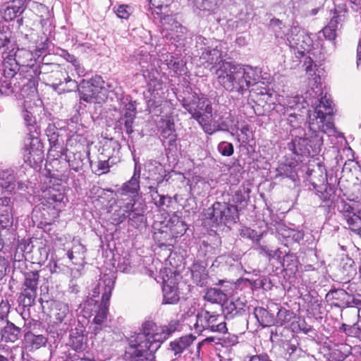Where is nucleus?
<instances>
[{"label":"nucleus","mask_w":361,"mask_h":361,"mask_svg":"<svg viewBox=\"0 0 361 361\" xmlns=\"http://www.w3.org/2000/svg\"><path fill=\"white\" fill-rule=\"evenodd\" d=\"M24 9L23 0H11L2 6L1 13L5 21H11L20 16L23 13Z\"/></svg>","instance_id":"c85d7f7f"},{"label":"nucleus","mask_w":361,"mask_h":361,"mask_svg":"<svg viewBox=\"0 0 361 361\" xmlns=\"http://www.w3.org/2000/svg\"><path fill=\"white\" fill-rule=\"evenodd\" d=\"M30 147L27 153L25 155V161L30 165H38L44 159L43 146L38 136L30 137Z\"/></svg>","instance_id":"cd10ccee"},{"label":"nucleus","mask_w":361,"mask_h":361,"mask_svg":"<svg viewBox=\"0 0 361 361\" xmlns=\"http://www.w3.org/2000/svg\"><path fill=\"white\" fill-rule=\"evenodd\" d=\"M171 233L174 237L183 235L187 230V224L178 216H173L171 219L170 224L168 225Z\"/></svg>","instance_id":"5fc2aeb1"},{"label":"nucleus","mask_w":361,"mask_h":361,"mask_svg":"<svg viewBox=\"0 0 361 361\" xmlns=\"http://www.w3.org/2000/svg\"><path fill=\"white\" fill-rule=\"evenodd\" d=\"M67 149H64L61 145L50 147L48 152V158L51 160H67Z\"/></svg>","instance_id":"680f3d73"},{"label":"nucleus","mask_w":361,"mask_h":361,"mask_svg":"<svg viewBox=\"0 0 361 361\" xmlns=\"http://www.w3.org/2000/svg\"><path fill=\"white\" fill-rule=\"evenodd\" d=\"M346 8L345 6H339L338 8H335L334 16L328 23L327 26L334 28L338 30L339 27L342 26V23L344 22L345 18Z\"/></svg>","instance_id":"864d4df0"},{"label":"nucleus","mask_w":361,"mask_h":361,"mask_svg":"<svg viewBox=\"0 0 361 361\" xmlns=\"http://www.w3.org/2000/svg\"><path fill=\"white\" fill-rule=\"evenodd\" d=\"M316 95L311 102L313 110L309 111V133H305V137L294 134V138L287 145L293 158L300 163L320 151L324 134L336 136V133L334 123V105L331 96L323 92Z\"/></svg>","instance_id":"f257e3e1"},{"label":"nucleus","mask_w":361,"mask_h":361,"mask_svg":"<svg viewBox=\"0 0 361 361\" xmlns=\"http://www.w3.org/2000/svg\"><path fill=\"white\" fill-rule=\"evenodd\" d=\"M85 336L82 329H75L70 334L69 345L75 350H82L85 343Z\"/></svg>","instance_id":"603ef678"},{"label":"nucleus","mask_w":361,"mask_h":361,"mask_svg":"<svg viewBox=\"0 0 361 361\" xmlns=\"http://www.w3.org/2000/svg\"><path fill=\"white\" fill-rule=\"evenodd\" d=\"M299 163L300 161L292 158L290 161L280 164L276 171V177L288 178L295 181L298 178L297 166Z\"/></svg>","instance_id":"2f4dec72"},{"label":"nucleus","mask_w":361,"mask_h":361,"mask_svg":"<svg viewBox=\"0 0 361 361\" xmlns=\"http://www.w3.org/2000/svg\"><path fill=\"white\" fill-rule=\"evenodd\" d=\"M255 317L262 327L275 325V317L273 314L269 313L266 309L257 307L253 312Z\"/></svg>","instance_id":"37998d69"},{"label":"nucleus","mask_w":361,"mask_h":361,"mask_svg":"<svg viewBox=\"0 0 361 361\" xmlns=\"http://www.w3.org/2000/svg\"><path fill=\"white\" fill-rule=\"evenodd\" d=\"M12 32L8 25L0 23V48H4L10 43Z\"/></svg>","instance_id":"e2e57ef3"},{"label":"nucleus","mask_w":361,"mask_h":361,"mask_svg":"<svg viewBox=\"0 0 361 361\" xmlns=\"http://www.w3.org/2000/svg\"><path fill=\"white\" fill-rule=\"evenodd\" d=\"M144 212V207H136V202L125 203V204H121L119 209L113 214L114 220L117 224H120L128 219L130 226L138 228L145 221Z\"/></svg>","instance_id":"dca6fc26"},{"label":"nucleus","mask_w":361,"mask_h":361,"mask_svg":"<svg viewBox=\"0 0 361 361\" xmlns=\"http://www.w3.org/2000/svg\"><path fill=\"white\" fill-rule=\"evenodd\" d=\"M24 123L27 129L29 137H36L40 133L39 128L36 123L35 117L33 116V113L27 109H24L21 113Z\"/></svg>","instance_id":"79ce46f5"},{"label":"nucleus","mask_w":361,"mask_h":361,"mask_svg":"<svg viewBox=\"0 0 361 361\" xmlns=\"http://www.w3.org/2000/svg\"><path fill=\"white\" fill-rule=\"evenodd\" d=\"M164 61L168 68L172 70L176 74H184V63L182 60L175 59L172 55L168 54L164 59Z\"/></svg>","instance_id":"bf43d9fd"},{"label":"nucleus","mask_w":361,"mask_h":361,"mask_svg":"<svg viewBox=\"0 0 361 361\" xmlns=\"http://www.w3.org/2000/svg\"><path fill=\"white\" fill-rule=\"evenodd\" d=\"M349 293L344 288L333 289L329 291L326 297L336 301L334 306L345 308L347 300L349 298Z\"/></svg>","instance_id":"a18cd8bd"},{"label":"nucleus","mask_w":361,"mask_h":361,"mask_svg":"<svg viewBox=\"0 0 361 361\" xmlns=\"http://www.w3.org/2000/svg\"><path fill=\"white\" fill-rule=\"evenodd\" d=\"M180 322L179 320H171L168 325L163 326L160 329V334L155 336V342L152 344V349L159 348L161 344L166 341L169 336L176 331L180 330Z\"/></svg>","instance_id":"7c9ffc66"},{"label":"nucleus","mask_w":361,"mask_h":361,"mask_svg":"<svg viewBox=\"0 0 361 361\" xmlns=\"http://www.w3.org/2000/svg\"><path fill=\"white\" fill-rule=\"evenodd\" d=\"M159 130L164 145H167L169 148L176 147L177 134L173 120L171 118L161 119Z\"/></svg>","instance_id":"a878e982"},{"label":"nucleus","mask_w":361,"mask_h":361,"mask_svg":"<svg viewBox=\"0 0 361 361\" xmlns=\"http://www.w3.org/2000/svg\"><path fill=\"white\" fill-rule=\"evenodd\" d=\"M285 116H288L287 123L290 126V134L291 136H294V134L298 133L302 135L304 130L300 128L299 123L300 121L302 120V116L298 112H289L286 113Z\"/></svg>","instance_id":"6e6d98bb"},{"label":"nucleus","mask_w":361,"mask_h":361,"mask_svg":"<svg viewBox=\"0 0 361 361\" xmlns=\"http://www.w3.org/2000/svg\"><path fill=\"white\" fill-rule=\"evenodd\" d=\"M113 9L117 17L121 19L127 20L133 13V8L127 4L115 6Z\"/></svg>","instance_id":"0e129e2a"},{"label":"nucleus","mask_w":361,"mask_h":361,"mask_svg":"<svg viewBox=\"0 0 361 361\" xmlns=\"http://www.w3.org/2000/svg\"><path fill=\"white\" fill-rule=\"evenodd\" d=\"M149 192L152 202L157 207L162 210H166L170 207V204L172 202V200L170 196L159 194L157 188L153 186L149 187Z\"/></svg>","instance_id":"a19ab883"},{"label":"nucleus","mask_w":361,"mask_h":361,"mask_svg":"<svg viewBox=\"0 0 361 361\" xmlns=\"http://www.w3.org/2000/svg\"><path fill=\"white\" fill-rule=\"evenodd\" d=\"M10 56H12L20 66H28L30 64L29 61H32V54L29 50L25 49H18L14 51V49L8 53Z\"/></svg>","instance_id":"09e8293b"},{"label":"nucleus","mask_w":361,"mask_h":361,"mask_svg":"<svg viewBox=\"0 0 361 361\" xmlns=\"http://www.w3.org/2000/svg\"><path fill=\"white\" fill-rule=\"evenodd\" d=\"M13 203L11 197H0V226L8 228L13 224Z\"/></svg>","instance_id":"c756f323"},{"label":"nucleus","mask_w":361,"mask_h":361,"mask_svg":"<svg viewBox=\"0 0 361 361\" xmlns=\"http://www.w3.org/2000/svg\"><path fill=\"white\" fill-rule=\"evenodd\" d=\"M269 27L272 32H274L275 37L278 39L279 42L288 44L287 38L290 28L286 27L281 20L276 18L271 20Z\"/></svg>","instance_id":"58836bf2"},{"label":"nucleus","mask_w":361,"mask_h":361,"mask_svg":"<svg viewBox=\"0 0 361 361\" xmlns=\"http://www.w3.org/2000/svg\"><path fill=\"white\" fill-rule=\"evenodd\" d=\"M37 271H27L24 274V282L18 300L24 307H30L35 305L39 281Z\"/></svg>","instance_id":"f3484780"},{"label":"nucleus","mask_w":361,"mask_h":361,"mask_svg":"<svg viewBox=\"0 0 361 361\" xmlns=\"http://www.w3.org/2000/svg\"><path fill=\"white\" fill-rule=\"evenodd\" d=\"M147 170L150 178L156 181L157 184H160L166 176L164 166L159 161L151 160L147 164Z\"/></svg>","instance_id":"e433bc0d"},{"label":"nucleus","mask_w":361,"mask_h":361,"mask_svg":"<svg viewBox=\"0 0 361 361\" xmlns=\"http://www.w3.org/2000/svg\"><path fill=\"white\" fill-rule=\"evenodd\" d=\"M298 261L293 254H287L283 257L281 265L283 269L289 271L290 274H294L298 270Z\"/></svg>","instance_id":"052dcab7"},{"label":"nucleus","mask_w":361,"mask_h":361,"mask_svg":"<svg viewBox=\"0 0 361 361\" xmlns=\"http://www.w3.org/2000/svg\"><path fill=\"white\" fill-rule=\"evenodd\" d=\"M114 276L113 274H104L99 279L97 286L92 290V297H98L102 294V301L104 302V295L108 294V302L110 301L112 290L114 288Z\"/></svg>","instance_id":"bb28decb"},{"label":"nucleus","mask_w":361,"mask_h":361,"mask_svg":"<svg viewBox=\"0 0 361 361\" xmlns=\"http://www.w3.org/2000/svg\"><path fill=\"white\" fill-rule=\"evenodd\" d=\"M53 90L61 92H71L78 87V82L71 78L66 68L57 63L51 65V71L47 76Z\"/></svg>","instance_id":"2eb2a0df"},{"label":"nucleus","mask_w":361,"mask_h":361,"mask_svg":"<svg viewBox=\"0 0 361 361\" xmlns=\"http://www.w3.org/2000/svg\"><path fill=\"white\" fill-rule=\"evenodd\" d=\"M137 102L130 95L123 96L118 102L120 117L116 119L115 129L128 135L133 133V123L137 114Z\"/></svg>","instance_id":"6e6552de"},{"label":"nucleus","mask_w":361,"mask_h":361,"mask_svg":"<svg viewBox=\"0 0 361 361\" xmlns=\"http://www.w3.org/2000/svg\"><path fill=\"white\" fill-rule=\"evenodd\" d=\"M342 201L338 206L339 212L346 221L349 229L361 238V197Z\"/></svg>","instance_id":"f8f14e48"},{"label":"nucleus","mask_w":361,"mask_h":361,"mask_svg":"<svg viewBox=\"0 0 361 361\" xmlns=\"http://www.w3.org/2000/svg\"><path fill=\"white\" fill-rule=\"evenodd\" d=\"M160 23L162 26V36L166 39L178 37V35L176 33L183 32V30L185 29L171 15L160 16Z\"/></svg>","instance_id":"5701e85b"},{"label":"nucleus","mask_w":361,"mask_h":361,"mask_svg":"<svg viewBox=\"0 0 361 361\" xmlns=\"http://www.w3.org/2000/svg\"><path fill=\"white\" fill-rule=\"evenodd\" d=\"M162 292L163 304H175L180 300L178 286L172 280L164 281Z\"/></svg>","instance_id":"72a5a7b5"},{"label":"nucleus","mask_w":361,"mask_h":361,"mask_svg":"<svg viewBox=\"0 0 361 361\" xmlns=\"http://www.w3.org/2000/svg\"><path fill=\"white\" fill-rule=\"evenodd\" d=\"M46 302L51 307V317L54 319V323L61 331H67L74 320L68 305L59 300Z\"/></svg>","instance_id":"a211bd4d"},{"label":"nucleus","mask_w":361,"mask_h":361,"mask_svg":"<svg viewBox=\"0 0 361 361\" xmlns=\"http://www.w3.org/2000/svg\"><path fill=\"white\" fill-rule=\"evenodd\" d=\"M85 247L79 241H74L73 246L67 252V256L75 264L83 263L86 252Z\"/></svg>","instance_id":"ea45409f"},{"label":"nucleus","mask_w":361,"mask_h":361,"mask_svg":"<svg viewBox=\"0 0 361 361\" xmlns=\"http://www.w3.org/2000/svg\"><path fill=\"white\" fill-rule=\"evenodd\" d=\"M4 75L5 78H12L18 73L20 65L12 56L8 54L4 61Z\"/></svg>","instance_id":"3c124183"},{"label":"nucleus","mask_w":361,"mask_h":361,"mask_svg":"<svg viewBox=\"0 0 361 361\" xmlns=\"http://www.w3.org/2000/svg\"><path fill=\"white\" fill-rule=\"evenodd\" d=\"M104 80L101 76L96 75L90 80H82L78 87L80 99L88 103H99L106 95Z\"/></svg>","instance_id":"ddd939ff"},{"label":"nucleus","mask_w":361,"mask_h":361,"mask_svg":"<svg viewBox=\"0 0 361 361\" xmlns=\"http://www.w3.org/2000/svg\"><path fill=\"white\" fill-rule=\"evenodd\" d=\"M287 41L288 44L293 49L297 58L303 57L306 54H309V56L305 57L303 66L306 73L312 77L311 80L316 85V88L318 90L314 91V92L315 94H317L318 92L321 90L322 87H319L320 76L316 73L317 71L316 61L310 56L311 54L314 55L313 53H310L312 39L303 28L298 25H293L290 27Z\"/></svg>","instance_id":"20e7f679"},{"label":"nucleus","mask_w":361,"mask_h":361,"mask_svg":"<svg viewBox=\"0 0 361 361\" xmlns=\"http://www.w3.org/2000/svg\"><path fill=\"white\" fill-rule=\"evenodd\" d=\"M16 185V176L11 169L0 171V187L7 191H12Z\"/></svg>","instance_id":"49530a36"},{"label":"nucleus","mask_w":361,"mask_h":361,"mask_svg":"<svg viewBox=\"0 0 361 361\" xmlns=\"http://www.w3.org/2000/svg\"><path fill=\"white\" fill-rule=\"evenodd\" d=\"M171 237H173L171 233L169 226H164L159 229V231L154 233V238L160 241H167Z\"/></svg>","instance_id":"774afa93"},{"label":"nucleus","mask_w":361,"mask_h":361,"mask_svg":"<svg viewBox=\"0 0 361 361\" xmlns=\"http://www.w3.org/2000/svg\"><path fill=\"white\" fill-rule=\"evenodd\" d=\"M279 104L275 106L277 112L286 115L289 112H297L305 108V103H307L305 99L300 95L293 97H282L278 99Z\"/></svg>","instance_id":"4be33fe9"},{"label":"nucleus","mask_w":361,"mask_h":361,"mask_svg":"<svg viewBox=\"0 0 361 361\" xmlns=\"http://www.w3.org/2000/svg\"><path fill=\"white\" fill-rule=\"evenodd\" d=\"M277 310H278V312H277V314H276V317H275V320H276V322H275V324L276 325H279V326H283V325H285L286 324H288L291 322V320L295 318V313L290 310H288L285 307H277Z\"/></svg>","instance_id":"4d7b16f0"},{"label":"nucleus","mask_w":361,"mask_h":361,"mask_svg":"<svg viewBox=\"0 0 361 361\" xmlns=\"http://www.w3.org/2000/svg\"><path fill=\"white\" fill-rule=\"evenodd\" d=\"M200 60L212 65L211 71H215L216 68L220 66L222 62H227L223 60L222 51L216 44L212 43L206 49H203V52L199 56Z\"/></svg>","instance_id":"b1692460"},{"label":"nucleus","mask_w":361,"mask_h":361,"mask_svg":"<svg viewBox=\"0 0 361 361\" xmlns=\"http://www.w3.org/2000/svg\"><path fill=\"white\" fill-rule=\"evenodd\" d=\"M204 298L208 302L212 303L221 304V305L228 300L227 295L218 288H209L207 290Z\"/></svg>","instance_id":"de8ad7c7"},{"label":"nucleus","mask_w":361,"mask_h":361,"mask_svg":"<svg viewBox=\"0 0 361 361\" xmlns=\"http://www.w3.org/2000/svg\"><path fill=\"white\" fill-rule=\"evenodd\" d=\"M134 161L135 166L132 177L129 180L123 183L115 192L116 202L118 207L121 204H125V203L136 202V199L140 190V179L142 167L141 164L135 159Z\"/></svg>","instance_id":"1a4fd4ad"},{"label":"nucleus","mask_w":361,"mask_h":361,"mask_svg":"<svg viewBox=\"0 0 361 361\" xmlns=\"http://www.w3.org/2000/svg\"><path fill=\"white\" fill-rule=\"evenodd\" d=\"M160 334V329H158L156 324L152 321H147L142 324V332L136 334L133 336H145V345H151L155 342V336Z\"/></svg>","instance_id":"4c0bfd02"},{"label":"nucleus","mask_w":361,"mask_h":361,"mask_svg":"<svg viewBox=\"0 0 361 361\" xmlns=\"http://www.w3.org/2000/svg\"><path fill=\"white\" fill-rule=\"evenodd\" d=\"M98 152L101 158L109 159L111 164H116L121 160V145L113 138H105L101 142Z\"/></svg>","instance_id":"aec40b11"},{"label":"nucleus","mask_w":361,"mask_h":361,"mask_svg":"<svg viewBox=\"0 0 361 361\" xmlns=\"http://www.w3.org/2000/svg\"><path fill=\"white\" fill-rule=\"evenodd\" d=\"M182 106L197 121L203 130L212 135L214 130L212 129L213 119V109L211 101L206 95L193 91L187 87L182 94L178 97Z\"/></svg>","instance_id":"7ed1b4c3"},{"label":"nucleus","mask_w":361,"mask_h":361,"mask_svg":"<svg viewBox=\"0 0 361 361\" xmlns=\"http://www.w3.org/2000/svg\"><path fill=\"white\" fill-rule=\"evenodd\" d=\"M142 76L147 83V91L144 96L149 111L158 109L164 101V83L159 72L155 68L152 56L148 53L142 54L138 59Z\"/></svg>","instance_id":"39448f33"},{"label":"nucleus","mask_w":361,"mask_h":361,"mask_svg":"<svg viewBox=\"0 0 361 361\" xmlns=\"http://www.w3.org/2000/svg\"><path fill=\"white\" fill-rule=\"evenodd\" d=\"M66 161L68 163L71 169L76 172L82 169L86 161H90L91 163L90 159H87L86 156L80 152L73 153L72 156L68 155V158Z\"/></svg>","instance_id":"8fccbe9b"},{"label":"nucleus","mask_w":361,"mask_h":361,"mask_svg":"<svg viewBox=\"0 0 361 361\" xmlns=\"http://www.w3.org/2000/svg\"><path fill=\"white\" fill-rule=\"evenodd\" d=\"M47 336L42 334H37L31 331L24 334V343L26 348L30 350H35L44 346L47 343Z\"/></svg>","instance_id":"f704fd0d"},{"label":"nucleus","mask_w":361,"mask_h":361,"mask_svg":"<svg viewBox=\"0 0 361 361\" xmlns=\"http://www.w3.org/2000/svg\"><path fill=\"white\" fill-rule=\"evenodd\" d=\"M109 293V291L108 292ZM109 294L104 295V302H99L91 298L87 300L84 305L83 312L85 317L94 316L93 321L90 328L94 334L106 325L109 312V302H108Z\"/></svg>","instance_id":"0eeeda50"},{"label":"nucleus","mask_w":361,"mask_h":361,"mask_svg":"<svg viewBox=\"0 0 361 361\" xmlns=\"http://www.w3.org/2000/svg\"><path fill=\"white\" fill-rule=\"evenodd\" d=\"M195 339V337L192 334L182 336L170 343L171 349L175 355L180 354L192 343Z\"/></svg>","instance_id":"c03bdc74"},{"label":"nucleus","mask_w":361,"mask_h":361,"mask_svg":"<svg viewBox=\"0 0 361 361\" xmlns=\"http://www.w3.org/2000/svg\"><path fill=\"white\" fill-rule=\"evenodd\" d=\"M307 178L305 186L309 190L310 180L314 178V180L319 184H324L326 182V174L324 173L321 169L318 166L317 170L308 169L306 171Z\"/></svg>","instance_id":"13d9d810"},{"label":"nucleus","mask_w":361,"mask_h":361,"mask_svg":"<svg viewBox=\"0 0 361 361\" xmlns=\"http://www.w3.org/2000/svg\"><path fill=\"white\" fill-rule=\"evenodd\" d=\"M206 216L218 225L229 226L239 219L237 207L226 202H215L207 209Z\"/></svg>","instance_id":"9b49d317"},{"label":"nucleus","mask_w":361,"mask_h":361,"mask_svg":"<svg viewBox=\"0 0 361 361\" xmlns=\"http://www.w3.org/2000/svg\"><path fill=\"white\" fill-rule=\"evenodd\" d=\"M214 74L217 82L224 90L240 94H243L250 85L257 83L261 77L259 68L230 61L222 62L216 68Z\"/></svg>","instance_id":"f03ea898"},{"label":"nucleus","mask_w":361,"mask_h":361,"mask_svg":"<svg viewBox=\"0 0 361 361\" xmlns=\"http://www.w3.org/2000/svg\"><path fill=\"white\" fill-rule=\"evenodd\" d=\"M190 271L192 279L197 286L202 287L207 285L208 274L206 266L203 262H197L193 263Z\"/></svg>","instance_id":"c9c22d12"},{"label":"nucleus","mask_w":361,"mask_h":361,"mask_svg":"<svg viewBox=\"0 0 361 361\" xmlns=\"http://www.w3.org/2000/svg\"><path fill=\"white\" fill-rule=\"evenodd\" d=\"M212 129L216 131L231 132L234 135L233 131L238 130V121L230 112H225L216 120L214 119Z\"/></svg>","instance_id":"393cba45"},{"label":"nucleus","mask_w":361,"mask_h":361,"mask_svg":"<svg viewBox=\"0 0 361 361\" xmlns=\"http://www.w3.org/2000/svg\"><path fill=\"white\" fill-rule=\"evenodd\" d=\"M309 190L314 191L319 199L328 206H330L336 197V188L326 182L324 184H319L314 180V178L310 180Z\"/></svg>","instance_id":"412c9836"},{"label":"nucleus","mask_w":361,"mask_h":361,"mask_svg":"<svg viewBox=\"0 0 361 361\" xmlns=\"http://www.w3.org/2000/svg\"><path fill=\"white\" fill-rule=\"evenodd\" d=\"M219 319L220 315L216 312L202 310L195 316L194 330L198 334L204 331L225 334L228 330L226 324L224 322H219Z\"/></svg>","instance_id":"9d476101"},{"label":"nucleus","mask_w":361,"mask_h":361,"mask_svg":"<svg viewBox=\"0 0 361 361\" xmlns=\"http://www.w3.org/2000/svg\"><path fill=\"white\" fill-rule=\"evenodd\" d=\"M67 201L64 186L61 183H53L42 190L40 203L35 207L34 212L39 211L45 219H52L59 216Z\"/></svg>","instance_id":"423d86ee"},{"label":"nucleus","mask_w":361,"mask_h":361,"mask_svg":"<svg viewBox=\"0 0 361 361\" xmlns=\"http://www.w3.org/2000/svg\"><path fill=\"white\" fill-rule=\"evenodd\" d=\"M217 150L224 157H231L233 154L234 147L232 143L222 141L219 143Z\"/></svg>","instance_id":"69168bd1"},{"label":"nucleus","mask_w":361,"mask_h":361,"mask_svg":"<svg viewBox=\"0 0 361 361\" xmlns=\"http://www.w3.org/2000/svg\"><path fill=\"white\" fill-rule=\"evenodd\" d=\"M249 306L245 298H238L222 304L221 310L226 320H233L240 317L246 316Z\"/></svg>","instance_id":"6ab92c4d"},{"label":"nucleus","mask_w":361,"mask_h":361,"mask_svg":"<svg viewBox=\"0 0 361 361\" xmlns=\"http://www.w3.org/2000/svg\"><path fill=\"white\" fill-rule=\"evenodd\" d=\"M5 323L0 330L1 341L5 343L16 342L20 337L21 329L8 319H6Z\"/></svg>","instance_id":"473e14b6"},{"label":"nucleus","mask_w":361,"mask_h":361,"mask_svg":"<svg viewBox=\"0 0 361 361\" xmlns=\"http://www.w3.org/2000/svg\"><path fill=\"white\" fill-rule=\"evenodd\" d=\"M197 56H200L203 49H206L210 44L209 40L202 35H195Z\"/></svg>","instance_id":"338daca9"},{"label":"nucleus","mask_w":361,"mask_h":361,"mask_svg":"<svg viewBox=\"0 0 361 361\" xmlns=\"http://www.w3.org/2000/svg\"><path fill=\"white\" fill-rule=\"evenodd\" d=\"M145 336H131L129 339V345L126 348L123 355L124 361H150L152 354L159 348L152 349L151 345H145Z\"/></svg>","instance_id":"4468645a"}]
</instances>
